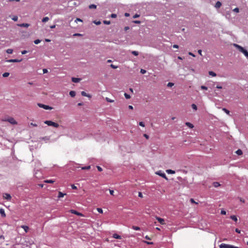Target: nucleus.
I'll list each match as a JSON object with an SVG mask.
<instances>
[{
    "instance_id": "f257e3e1",
    "label": "nucleus",
    "mask_w": 248,
    "mask_h": 248,
    "mask_svg": "<svg viewBox=\"0 0 248 248\" xmlns=\"http://www.w3.org/2000/svg\"><path fill=\"white\" fill-rule=\"evenodd\" d=\"M44 123L48 126H52L56 128L59 126V124L58 123L53 122L51 121H46L44 122Z\"/></svg>"
},
{
    "instance_id": "f03ea898",
    "label": "nucleus",
    "mask_w": 248,
    "mask_h": 248,
    "mask_svg": "<svg viewBox=\"0 0 248 248\" xmlns=\"http://www.w3.org/2000/svg\"><path fill=\"white\" fill-rule=\"evenodd\" d=\"M219 248H239L238 247L228 245L224 243H222L219 245Z\"/></svg>"
},
{
    "instance_id": "7ed1b4c3",
    "label": "nucleus",
    "mask_w": 248,
    "mask_h": 248,
    "mask_svg": "<svg viewBox=\"0 0 248 248\" xmlns=\"http://www.w3.org/2000/svg\"><path fill=\"white\" fill-rule=\"evenodd\" d=\"M3 121L8 122L9 123L12 124H17L16 121L13 117H9L6 119L3 120Z\"/></svg>"
},
{
    "instance_id": "20e7f679",
    "label": "nucleus",
    "mask_w": 248,
    "mask_h": 248,
    "mask_svg": "<svg viewBox=\"0 0 248 248\" xmlns=\"http://www.w3.org/2000/svg\"><path fill=\"white\" fill-rule=\"evenodd\" d=\"M233 46L236 47L237 48L240 52H241L242 53H243V54L245 53V52H246V50L243 47H242L241 46L237 45V44H233Z\"/></svg>"
},
{
    "instance_id": "39448f33",
    "label": "nucleus",
    "mask_w": 248,
    "mask_h": 248,
    "mask_svg": "<svg viewBox=\"0 0 248 248\" xmlns=\"http://www.w3.org/2000/svg\"><path fill=\"white\" fill-rule=\"evenodd\" d=\"M233 46L236 47L237 48L240 52H241L242 53H243V54L245 53V52H246V50L243 47H242L241 46L237 45V44H233Z\"/></svg>"
},
{
    "instance_id": "423d86ee",
    "label": "nucleus",
    "mask_w": 248,
    "mask_h": 248,
    "mask_svg": "<svg viewBox=\"0 0 248 248\" xmlns=\"http://www.w3.org/2000/svg\"><path fill=\"white\" fill-rule=\"evenodd\" d=\"M233 46L236 47L237 48L240 52H241L242 53H243V54L245 53V52H246V50L243 47H242L241 46L237 45V44H233Z\"/></svg>"
},
{
    "instance_id": "0eeeda50",
    "label": "nucleus",
    "mask_w": 248,
    "mask_h": 248,
    "mask_svg": "<svg viewBox=\"0 0 248 248\" xmlns=\"http://www.w3.org/2000/svg\"><path fill=\"white\" fill-rule=\"evenodd\" d=\"M156 174L165 178L166 180H168V178L167 177L166 174L162 171L159 170L158 171H157L156 172Z\"/></svg>"
},
{
    "instance_id": "6e6552de",
    "label": "nucleus",
    "mask_w": 248,
    "mask_h": 248,
    "mask_svg": "<svg viewBox=\"0 0 248 248\" xmlns=\"http://www.w3.org/2000/svg\"><path fill=\"white\" fill-rule=\"evenodd\" d=\"M38 106L40 108H42L45 109H52V108L49 107V106L44 105L42 104H38Z\"/></svg>"
},
{
    "instance_id": "1a4fd4ad",
    "label": "nucleus",
    "mask_w": 248,
    "mask_h": 248,
    "mask_svg": "<svg viewBox=\"0 0 248 248\" xmlns=\"http://www.w3.org/2000/svg\"><path fill=\"white\" fill-rule=\"evenodd\" d=\"M70 212L72 214L77 215L79 216H81V217L83 216V215L81 213H79L78 211L74 210H71Z\"/></svg>"
},
{
    "instance_id": "9d476101",
    "label": "nucleus",
    "mask_w": 248,
    "mask_h": 248,
    "mask_svg": "<svg viewBox=\"0 0 248 248\" xmlns=\"http://www.w3.org/2000/svg\"><path fill=\"white\" fill-rule=\"evenodd\" d=\"M22 61V59L18 60V59H10L7 61V62H18Z\"/></svg>"
},
{
    "instance_id": "9b49d317",
    "label": "nucleus",
    "mask_w": 248,
    "mask_h": 248,
    "mask_svg": "<svg viewBox=\"0 0 248 248\" xmlns=\"http://www.w3.org/2000/svg\"><path fill=\"white\" fill-rule=\"evenodd\" d=\"M156 219L158 220V221L161 224H165V221L164 219L159 217H156Z\"/></svg>"
},
{
    "instance_id": "f8f14e48",
    "label": "nucleus",
    "mask_w": 248,
    "mask_h": 248,
    "mask_svg": "<svg viewBox=\"0 0 248 248\" xmlns=\"http://www.w3.org/2000/svg\"><path fill=\"white\" fill-rule=\"evenodd\" d=\"M17 26L21 27L28 28L30 26V24H28V23H22V24H18Z\"/></svg>"
},
{
    "instance_id": "ddd939ff",
    "label": "nucleus",
    "mask_w": 248,
    "mask_h": 248,
    "mask_svg": "<svg viewBox=\"0 0 248 248\" xmlns=\"http://www.w3.org/2000/svg\"><path fill=\"white\" fill-rule=\"evenodd\" d=\"M3 198L5 199H7L8 200H11V196H10V194H7V193H5L4 194V195H3Z\"/></svg>"
},
{
    "instance_id": "4468645a",
    "label": "nucleus",
    "mask_w": 248,
    "mask_h": 248,
    "mask_svg": "<svg viewBox=\"0 0 248 248\" xmlns=\"http://www.w3.org/2000/svg\"><path fill=\"white\" fill-rule=\"evenodd\" d=\"M0 214L1 215L2 217H6V214L5 213V211L3 209H2V208L0 209Z\"/></svg>"
},
{
    "instance_id": "2eb2a0df",
    "label": "nucleus",
    "mask_w": 248,
    "mask_h": 248,
    "mask_svg": "<svg viewBox=\"0 0 248 248\" xmlns=\"http://www.w3.org/2000/svg\"><path fill=\"white\" fill-rule=\"evenodd\" d=\"M21 227L24 229L26 232H27L29 230V227L26 225H22Z\"/></svg>"
},
{
    "instance_id": "dca6fc26",
    "label": "nucleus",
    "mask_w": 248,
    "mask_h": 248,
    "mask_svg": "<svg viewBox=\"0 0 248 248\" xmlns=\"http://www.w3.org/2000/svg\"><path fill=\"white\" fill-rule=\"evenodd\" d=\"M81 94L82 96H87V97H88L89 98H91V96L89 94H87L86 92H85L84 91H82L81 92Z\"/></svg>"
},
{
    "instance_id": "f3484780",
    "label": "nucleus",
    "mask_w": 248,
    "mask_h": 248,
    "mask_svg": "<svg viewBox=\"0 0 248 248\" xmlns=\"http://www.w3.org/2000/svg\"><path fill=\"white\" fill-rule=\"evenodd\" d=\"M80 80V79L79 78H72V81L75 83L78 82Z\"/></svg>"
},
{
    "instance_id": "a211bd4d",
    "label": "nucleus",
    "mask_w": 248,
    "mask_h": 248,
    "mask_svg": "<svg viewBox=\"0 0 248 248\" xmlns=\"http://www.w3.org/2000/svg\"><path fill=\"white\" fill-rule=\"evenodd\" d=\"M65 195H66V193H63L62 192L59 191V193H58V197L59 198H60L63 197Z\"/></svg>"
},
{
    "instance_id": "6ab92c4d",
    "label": "nucleus",
    "mask_w": 248,
    "mask_h": 248,
    "mask_svg": "<svg viewBox=\"0 0 248 248\" xmlns=\"http://www.w3.org/2000/svg\"><path fill=\"white\" fill-rule=\"evenodd\" d=\"M113 237L114 238H116V239H120L122 238L121 236L116 233H114L113 235Z\"/></svg>"
},
{
    "instance_id": "aec40b11",
    "label": "nucleus",
    "mask_w": 248,
    "mask_h": 248,
    "mask_svg": "<svg viewBox=\"0 0 248 248\" xmlns=\"http://www.w3.org/2000/svg\"><path fill=\"white\" fill-rule=\"evenodd\" d=\"M186 126H188L190 128H192L194 127V125L192 124H191L190 123H189V122H186Z\"/></svg>"
},
{
    "instance_id": "412c9836",
    "label": "nucleus",
    "mask_w": 248,
    "mask_h": 248,
    "mask_svg": "<svg viewBox=\"0 0 248 248\" xmlns=\"http://www.w3.org/2000/svg\"><path fill=\"white\" fill-rule=\"evenodd\" d=\"M44 182L46 183H53L55 182V181L53 180H46L44 181Z\"/></svg>"
},
{
    "instance_id": "4be33fe9",
    "label": "nucleus",
    "mask_w": 248,
    "mask_h": 248,
    "mask_svg": "<svg viewBox=\"0 0 248 248\" xmlns=\"http://www.w3.org/2000/svg\"><path fill=\"white\" fill-rule=\"evenodd\" d=\"M236 154L238 155H242L243 154V152L241 149H238L235 152Z\"/></svg>"
},
{
    "instance_id": "5701e85b",
    "label": "nucleus",
    "mask_w": 248,
    "mask_h": 248,
    "mask_svg": "<svg viewBox=\"0 0 248 248\" xmlns=\"http://www.w3.org/2000/svg\"><path fill=\"white\" fill-rule=\"evenodd\" d=\"M69 94L71 97H74L76 95V92L73 91H71L69 92Z\"/></svg>"
},
{
    "instance_id": "b1692460",
    "label": "nucleus",
    "mask_w": 248,
    "mask_h": 248,
    "mask_svg": "<svg viewBox=\"0 0 248 248\" xmlns=\"http://www.w3.org/2000/svg\"><path fill=\"white\" fill-rule=\"evenodd\" d=\"M221 2H219V1H217L216 3L215 7L217 8H219L221 6Z\"/></svg>"
},
{
    "instance_id": "393cba45",
    "label": "nucleus",
    "mask_w": 248,
    "mask_h": 248,
    "mask_svg": "<svg viewBox=\"0 0 248 248\" xmlns=\"http://www.w3.org/2000/svg\"><path fill=\"white\" fill-rule=\"evenodd\" d=\"M230 218L235 222L237 221V217L234 215L231 216Z\"/></svg>"
},
{
    "instance_id": "a878e982",
    "label": "nucleus",
    "mask_w": 248,
    "mask_h": 248,
    "mask_svg": "<svg viewBox=\"0 0 248 248\" xmlns=\"http://www.w3.org/2000/svg\"><path fill=\"white\" fill-rule=\"evenodd\" d=\"M166 171L169 174H174L175 172L174 170H167Z\"/></svg>"
},
{
    "instance_id": "bb28decb",
    "label": "nucleus",
    "mask_w": 248,
    "mask_h": 248,
    "mask_svg": "<svg viewBox=\"0 0 248 248\" xmlns=\"http://www.w3.org/2000/svg\"><path fill=\"white\" fill-rule=\"evenodd\" d=\"M106 100L107 102H109V103H113L114 102V100L110 99V98H109L108 97H106Z\"/></svg>"
},
{
    "instance_id": "cd10ccee",
    "label": "nucleus",
    "mask_w": 248,
    "mask_h": 248,
    "mask_svg": "<svg viewBox=\"0 0 248 248\" xmlns=\"http://www.w3.org/2000/svg\"><path fill=\"white\" fill-rule=\"evenodd\" d=\"M49 20V18L48 17H45L42 19L43 22H46Z\"/></svg>"
},
{
    "instance_id": "c85d7f7f",
    "label": "nucleus",
    "mask_w": 248,
    "mask_h": 248,
    "mask_svg": "<svg viewBox=\"0 0 248 248\" xmlns=\"http://www.w3.org/2000/svg\"><path fill=\"white\" fill-rule=\"evenodd\" d=\"M209 75L212 76L213 77L216 76V74L215 72H213V71H209Z\"/></svg>"
},
{
    "instance_id": "c756f323",
    "label": "nucleus",
    "mask_w": 248,
    "mask_h": 248,
    "mask_svg": "<svg viewBox=\"0 0 248 248\" xmlns=\"http://www.w3.org/2000/svg\"><path fill=\"white\" fill-rule=\"evenodd\" d=\"M10 74L8 72H5L2 74V76L4 78H6L9 76Z\"/></svg>"
},
{
    "instance_id": "7c9ffc66",
    "label": "nucleus",
    "mask_w": 248,
    "mask_h": 248,
    "mask_svg": "<svg viewBox=\"0 0 248 248\" xmlns=\"http://www.w3.org/2000/svg\"><path fill=\"white\" fill-rule=\"evenodd\" d=\"M132 229L136 231H139L140 230V228L138 226H133Z\"/></svg>"
},
{
    "instance_id": "2f4dec72",
    "label": "nucleus",
    "mask_w": 248,
    "mask_h": 248,
    "mask_svg": "<svg viewBox=\"0 0 248 248\" xmlns=\"http://www.w3.org/2000/svg\"><path fill=\"white\" fill-rule=\"evenodd\" d=\"M191 107L195 110H197V106L195 104H192Z\"/></svg>"
},
{
    "instance_id": "473e14b6",
    "label": "nucleus",
    "mask_w": 248,
    "mask_h": 248,
    "mask_svg": "<svg viewBox=\"0 0 248 248\" xmlns=\"http://www.w3.org/2000/svg\"><path fill=\"white\" fill-rule=\"evenodd\" d=\"M222 110L227 114L230 115V111L225 108H223Z\"/></svg>"
},
{
    "instance_id": "72a5a7b5",
    "label": "nucleus",
    "mask_w": 248,
    "mask_h": 248,
    "mask_svg": "<svg viewBox=\"0 0 248 248\" xmlns=\"http://www.w3.org/2000/svg\"><path fill=\"white\" fill-rule=\"evenodd\" d=\"M89 8L90 9H95L96 8V5H94V4H91L89 5Z\"/></svg>"
},
{
    "instance_id": "f704fd0d",
    "label": "nucleus",
    "mask_w": 248,
    "mask_h": 248,
    "mask_svg": "<svg viewBox=\"0 0 248 248\" xmlns=\"http://www.w3.org/2000/svg\"><path fill=\"white\" fill-rule=\"evenodd\" d=\"M13 52V50L12 49H8L6 50V52L8 54H12Z\"/></svg>"
},
{
    "instance_id": "c9c22d12",
    "label": "nucleus",
    "mask_w": 248,
    "mask_h": 248,
    "mask_svg": "<svg viewBox=\"0 0 248 248\" xmlns=\"http://www.w3.org/2000/svg\"><path fill=\"white\" fill-rule=\"evenodd\" d=\"M213 186H215V187H217L218 186H220V184L218 182H214L213 183Z\"/></svg>"
},
{
    "instance_id": "e433bc0d",
    "label": "nucleus",
    "mask_w": 248,
    "mask_h": 248,
    "mask_svg": "<svg viewBox=\"0 0 248 248\" xmlns=\"http://www.w3.org/2000/svg\"><path fill=\"white\" fill-rule=\"evenodd\" d=\"M132 54H133L135 56H138L139 55V52L138 51H132Z\"/></svg>"
},
{
    "instance_id": "4c0bfd02",
    "label": "nucleus",
    "mask_w": 248,
    "mask_h": 248,
    "mask_svg": "<svg viewBox=\"0 0 248 248\" xmlns=\"http://www.w3.org/2000/svg\"><path fill=\"white\" fill-rule=\"evenodd\" d=\"M40 42H41V40L39 39H36V40H34V44H36V45L38 44Z\"/></svg>"
},
{
    "instance_id": "58836bf2",
    "label": "nucleus",
    "mask_w": 248,
    "mask_h": 248,
    "mask_svg": "<svg viewBox=\"0 0 248 248\" xmlns=\"http://www.w3.org/2000/svg\"><path fill=\"white\" fill-rule=\"evenodd\" d=\"M174 85V83L172 82H169L167 84V86L169 87H171Z\"/></svg>"
},
{
    "instance_id": "ea45409f",
    "label": "nucleus",
    "mask_w": 248,
    "mask_h": 248,
    "mask_svg": "<svg viewBox=\"0 0 248 248\" xmlns=\"http://www.w3.org/2000/svg\"><path fill=\"white\" fill-rule=\"evenodd\" d=\"M124 95L126 99H129L130 98V95L126 93H124Z\"/></svg>"
},
{
    "instance_id": "a19ab883",
    "label": "nucleus",
    "mask_w": 248,
    "mask_h": 248,
    "mask_svg": "<svg viewBox=\"0 0 248 248\" xmlns=\"http://www.w3.org/2000/svg\"><path fill=\"white\" fill-rule=\"evenodd\" d=\"M91 168V167L90 166H88L86 167H82V170H89Z\"/></svg>"
},
{
    "instance_id": "79ce46f5",
    "label": "nucleus",
    "mask_w": 248,
    "mask_h": 248,
    "mask_svg": "<svg viewBox=\"0 0 248 248\" xmlns=\"http://www.w3.org/2000/svg\"><path fill=\"white\" fill-rule=\"evenodd\" d=\"M220 214H221V215H226V212L224 210L222 209V210H221Z\"/></svg>"
},
{
    "instance_id": "37998d69",
    "label": "nucleus",
    "mask_w": 248,
    "mask_h": 248,
    "mask_svg": "<svg viewBox=\"0 0 248 248\" xmlns=\"http://www.w3.org/2000/svg\"><path fill=\"white\" fill-rule=\"evenodd\" d=\"M97 211H98L99 213H101V214H102V213H103V210H102L101 208H97Z\"/></svg>"
},
{
    "instance_id": "c03bdc74",
    "label": "nucleus",
    "mask_w": 248,
    "mask_h": 248,
    "mask_svg": "<svg viewBox=\"0 0 248 248\" xmlns=\"http://www.w3.org/2000/svg\"><path fill=\"white\" fill-rule=\"evenodd\" d=\"M103 22L105 24L107 25H109L110 24V22L109 21L104 20Z\"/></svg>"
},
{
    "instance_id": "a18cd8bd",
    "label": "nucleus",
    "mask_w": 248,
    "mask_h": 248,
    "mask_svg": "<svg viewBox=\"0 0 248 248\" xmlns=\"http://www.w3.org/2000/svg\"><path fill=\"white\" fill-rule=\"evenodd\" d=\"M139 125L142 127H144L145 124L143 122H140L139 123Z\"/></svg>"
},
{
    "instance_id": "49530a36",
    "label": "nucleus",
    "mask_w": 248,
    "mask_h": 248,
    "mask_svg": "<svg viewBox=\"0 0 248 248\" xmlns=\"http://www.w3.org/2000/svg\"><path fill=\"white\" fill-rule=\"evenodd\" d=\"M12 19L15 21H16L18 19V17L17 16H14L13 18H12Z\"/></svg>"
},
{
    "instance_id": "de8ad7c7",
    "label": "nucleus",
    "mask_w": 248,
    "mask_h": 248,
    "mask_svg": "<svg viewBox=\"0 0 248 248\" xmlns=\"http://www.w3.org/2000/svg\"><path fill=\"white\" fill-rule=\"evenodd\" d=\"M110 67H111L112 68H113V69H116V68H118V66H117L114 65H113V64H111L110 65Z\"/></svg>"
},
{
    "instance_id": "09e8293b",
    "label": "nucleus",
    "mask_w": 248,
    "mask_h": 248,
    "mask_svg": "<svg viewBox=\"0 0 248 248\" xmlns=\"http://www.w3.org/2000/svg\"><path fill=\"white\" fill-rule=\"evenodd\" d=\"M146 71L145 70H144L143 69H141L140 70V73L142 74H144L145 73H146Z\"/></svg>"
},
{
    "instance_id": "8fccbe9b",
    "label": "nucleus",
    "mask_w": 248,
    "mask_h": 248,
    "mask_svg": "<svg viewBox=\"0 0 248 248\" xmlns=\"http://www.w3.org/2000/svg\"><path fill=\"white\" fill-rule=\"evenodd\" d=\"M233 11L236 13H238L239 12V9L238 8H235L233 9Z\"/></svg>"
},
{
    "instance_id": "3c124183",
    "label": "nucleus",
    "mask_w": 248,
    "mask_h": 248,
    "mask_svg": "<svg viewBox=\"0 0 248 248\" xmlns=\"http://www.w3.org/2000/svg\"><path fill=\"white\" fill-rule=\"evenodd\" d=\"M201 88L202 90H207L208 89L207 87L205 86H202Z\"/></svg>"
},
{
    "instance_id": "603ef678",
    "label": "nucleus",
    "mask_w": 248,
    "mask_h": 248,
    "mask_svg": "<svg viewBox=\"0 0 248 248\" xmlns=\"http://www.w3.org/2000/svg\"><path fill=\"white\" fill-rule=\"evenodd\" d=\"M112 18H115L117 16V15L115 14H112L110 16Z\"/></svg>"
},
{
    "instance_id": "864d4df0",
    "label": "nucleus",
    "mask_w": 248,
    "mask_h": 248,
    "mask_svg": "<svg viewBox=\"0 0 248 248\" xmlns=\"http://www.w3.org/2000/svg\"><path fill=\"white\" fill-rule=\"evenodd\" d=\"M30 125H31V126H34V127H36V126H37V124H34V123H31L30 124Z\"/></svg>"
},
{
    "instance_id": "5fc2aeb1",
    "label": "nucleus",
    "mask_w": 248,
    "mask_h": 248,
    "mask_svg": "<svg viewBox=\"0 0 248 248\" xmlns=\"http://www.w3.org/2000/svg\"><path fill=\"white\" fill-rule=\"evenodd\" d=\"M143 136H144V137L146 139H149V136H148L147 134H143Z\"/></svg>"
},
{
    "instance_id": "6e6d98bb",
    "label": "nucleus",
    "mask_w": 248,
    "mask_h": 248,
    "mask_svg": "<svg viewBox=\"0 0 248 248\" xmlns=\"http://www.w3.org/2000/svg\"><path fill=\"white\" fill-rule=\"evenodd\" d=\"M97 168L98 171H102V169L100 166H97Z\"/></svg>"
},
{
    "instance_id": "4d7b16f0",
    "label": "nucleus",
    "mask_w": 248,
    "mask_h": 248,
    "mask_svg": "<svg viewBox=\"0 0 248 248\" xmlns=\"http://www.w3.org/2000/svg\"><path fill=\"white\" fill-rule=\"evenodd\" d=\"M239 199L240 202H242L243 203H244L245 202V200L244 199L242 198H239Z\"/></svg>"
},
{
    "instance_id": "13d9d810",
    "label": "nucleus",
    "mask_w": 248,
    "mask_h": 248,
    "mask_svg": "<svg viewBox=\"0 0 248 248\" xmlns=\"http://www.w3.org/2000/svg\"><path fill=\"white\" fill-rule=\"evenodd\" d=\"M71 187H72V189H77V187L76 186H75L74 185H72L71 186Z\"/></svg>"
},
{
    "instance_id": "bf43d9fd",
    "label": "nucleus",
    "mask_w": 248,
    "mask_h": 248,
    "mask_svg": "<svg viewBox=\"0 0 248 248\" xmlns=\"http://www.w3.org/2000/svg\"><path fill=\"white\" fill-rule=\"evenodd\" d=\"M244 54L246 57H247L248 58V52L247 51V50H246V52H245Z\"/></svg>"
},
{
    "instance_id": "052dcab7",
    "label": "nucleus",
    "mask_w": 248,
    "mask_h": 248,
    "mask_svg": "<svg viewBox=\"0 0 248 248\" xmlns=\"http://www.w3.org/2000/svg\"><path fill=\"white\" fill-rule=\"evenodd\" d=\"M138 196H139V197H140V198H142L143 197L142 194L140 192H139Z\"/></svg>"
},
{
    "instance_id": "680f3d73",
    "label": "nucleus",
    "mask_w": 248,
    "mask_h": 248,
    "mask_svg": "<svg viewBox=\"0 0 248 248\" xmlns=\"http://www.w3.org/2000/svg\"><path fill=\"white\" fill-rule=\"evenodd\" d=\"M82 35L80 33H75L73 36H81Z\"/></svg>"
},
{
    "instance_id": "e2e57ef3",
    "label": "nucleus",
    "mask_w": 248,
    "mask_h": 248,
    "mask_svg": "<svg viewBox=\"0 0 248 248\" xmlns=\"http://www.w3.org/2000/svg\"><path fill=\"white\" fill-rule=\"evenodd\" d=\"M109 193L111 195H114V191L113 190L109 189Z\"/></svg>"
},
{
    "instance_id": "0e129e2a",
    "label": "nucleus",
    "mask_w": 248,
    "mask_h": 248,
    "mask_svg": "<svg viewBox=\"0 0 248 248\" xmlns=\"http://www.w3.org/2000/svg\"><path fill=\"white\" fill-rule=\"evenodd\" d=\"M43 71L44 74L48 72L46 69H43Z\"/></svg>"
},
{
    "instance_id": "69168bd1",
    "label": "nucleus",
    "mask_w": 248,
    "mask_h": 248,
    "mask_svg": "<svg viewBox=\"0 0 248 248\" xmlns=\"http://www.w3.org/2000/svg\"><path fill=\"white\" fill-rule=\"evenodd\" d=\"M190 202H192V203H196V204H197V203H198L197 202H195V201L194 200V199H190Z\"/></svg>"
},
{
    "instance_id": "338daca9",
    "label": "nucleus",
    "mask_w": 248,
    "mask_h": 248,
    "mask_svg": "<svg viewBox=\"0 0 248 248\" xmlns=\"http://www.w3.org/2000/svg\"><path fill=\"white\" fill-rule=\"evenodd\" d=\"M188 54H189V55H190V56H192V57H195V55L193 53H192V52H189V53H188Z\"/></svg>"
},
{
    "instance_id": "774afa93",
    "label": "nucleus",
    "mask_w": 248,
    "mask_h": 248,
    "mask_svg": "<svg viewBox=\"0 0 248 248\" xmlns=\"http://www.w3.org/2000/svg\"><path fill=\"white\" fill-rule=\"evenodd\" d=\"M198 53H199L200 55H202V50L199 49V50L198 51Z\"/></svg>"
}]
</instances>
